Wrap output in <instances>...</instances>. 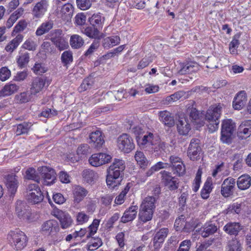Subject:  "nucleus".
Masks as SVG:
<instances>
[{"label": "nucleus", "mask_w": 251, "mask_h": 251, "mask_svg": "<svg viewBox=\"0 0 251 251\" xmlns=\"http://www.w3.org/2000/svg\"><path fill=\"white\" fill-rule=\"evenodd\" d=\"M125 167V161L123 160L114 159L107 171L106 183L109 188H114L120 184Z\"/></svg>", "instance_id": "1"}, {"label": "nucleus", "mask_w": 251, "mask_h": 251, "mask_svg": "<svg viewBox=\"0 0 251 251\" xmlns=\"http://www.w3.org/2000/svg\"><path fill=\"white\" fill-rule=\"evenodd\" d=\"M222 109V104L219 103L210 106L206 111L205 119L209 122L208 128L210 132H213L218 129Z\"/></svg>", "instance_id": "2"}, {"label": "nucleus", "mask_w": 251, "mask_h": 251, "mask_svg": "<svg viewBox=\"0 0 251 251\" xmlns=\"http://www.w3.org/2000/svg\"><path fill=\"white\" fill-rule=\"evenodd\" d=\"M7 239L12 247L16 251H21L27 245L28 238L25 234L19 230L10 231Z\"/></svg>", "instance_id": "3"}, {"label": "nucleus", "mask_w": 251, "mask_h": 251, "mask_svg": "<svg viewBox=\"0 0 251 251\" xmlns=\"http://www.w3.org/2000/svg\"><path fill=\"white\" fill-rule=\"evenodd\" d=\"M25 198L29 202L33 204L41 202L44 199V196L40 188L37 184H29L26 190Z\"/></svg>", "instance_id": "4"}, {"label": "nucleus", "mask_w": 251, "mask_h": 251, "mask_svg": "<svg viewBox=\"0 0 251 251\" xmlns=\"http://www.w3.org/2000/svg\"><path fill=\"white\" fill-rule=\"evenodd\" d=\"M117 146L118 149L125 153H128L135 148L132 138L127 134L120 135L117 139Z\"/></svg>", "instance_id": "5"}, {"label": "nucleus", "mask_w": 251, "mask_h": 251, "mask_svg": "<svg viewBox=\"0 0 251 251\" xmlns=\"http://www.w3.org/2000/svg\"><path fill=\"white\" fill-rule=\"evenodd\" d=\"M38 171L42 177V183L44 185H51L55 182L56 173L54 169L49 166L39 167Z\"/></svg>", "instance_id": "6"}, {"label": "nucleus", "mask_w": 251, "mask_h": 251, "mask_svg": "<svg viewBox=\"0 0 251 251\" xmlns=\"http://www.w3.org/2000/svg\"><path fill=\"white\" fill-rule=\"evenodd\" d=\"M235 127V123L230 119L225 120L223 122L221 140L223 143L228 144L230 142L231 136Z\"/></svg>", "instance_id": "7"}, {"label": "nucleus", "mask_w": 251, "mask_h": 251, "mask_svg": "<svg viewBox=\"0 0 251 251\" xmlns=\"http://www.w3.org/2000/svg\"><path fill=\"white\" fill-rule=\"evenodd\" d=\"M49 6L47 0H40L36 2L31 9L33 19H40L43 17L48 11Z\"/></svg>", "instance_id": "8"}, {"label": "nucleus", "mask_w": 251, "mask_h": 251, "mask_svg": "<svg viewBox=\"0 0 251 251\" xmlns=\"http://www.w3.org/2000/svg\"><path fill=\"white\" fill-rule=\"evenodd\" d=\"M161 175V182L171 191L177 189L178 187L177 179L172 176L170 172L162 171L160 173Z\"/></svg>", "instance_id": "9"}, {"label": "nucleus", "mask_w": 251, "mask_h": 251, "mask_svg": "<svg viewBox=\"0 0 251 251\" xmlns=\"http://www.w3.org/2000/svg\"><path fill=\"white\" fill-rule=\"evenodd\" d=\"M200 141L198 139H192L187 150V155L192 160H197L200 158L201 148L200 145Z\"/></svg>", "instance_id": "10"}, {"label": "nucleus", "mask_w": 251, "mask_h": 251, "mask_svg": "<svg viewBox=\"0 0 251 251\" xmlns=\"http://www.w3.org/2000/svg\"><path fill=\"white\" fill-rule=\"evenodd\" d=\"M235 179L231 177L225 179L221 185V193L225 198H228L233 194L235 188Z\"/></svg>", "instance_id": "11"}, {"label": "nucleus", "mask_w": 251, "mask_h": 251, "mask_svg": "<svg viewBox=\"0 0 251 251\" xmlns=\"http://www.w3.org/2000/svg\"><path fill=\"white\" fill-rule=\"evenodd\" d=\"M171 167L175 174L182 176L185 173V166L182 160L178 156L171 155L169 158Z\"/></svg>", "instance_id": "12"}, {"label": "nucleus", "mask_w": 251, "mask_h": 251, "mask_svg": "<svg viewBox=\"0 0 251 251\" xmlns=\"http://www.w3.org/2000/svg\"><path fill=\"white\" fill-rule=\"evenodd\" d=\"M111 158V156L106 153H94L89 158V162L92 166L99 167L108 163Z\"/></svg>", "instance_id": "13"}, {"label": "nucleus", "mask_w": 251, "mask_h": 251, "mask_svg": "<svg viewBox=\"0 0 251 251\" xmlns=\"http://www.w3.org/2000/svg\"><path fill=\"white\" fill-rule=\"evenodd\" d=\"M237 135L240 140L246 139L251 135V120L241 123L238 128Z\"/></svg>", "instance_id": "14"}, {"label": "nucleus", "mask_w": 251, "mask_h": 251, "mask_svg": "<svg viewBox=\"0 0 251 251\" xmlns=\"http://www.w3.org/2000/svg\"><path fill=\"white\" fill-rule=\"evenodd\" d=\"M247 94L244 90L238 92L235 96L233 102L232 106L235 110H240L245 105L247 101Z\"/></svg>", "instance_id": "15"}, {"label": "nucleus", "mask_w": 251, "mask_h": 251, "mask_svg": "<svg viewBox=\"0 0 251 251\" xmlns=\"http://www.w3.org/2000/svg\"><path fill=\"white\" fill-rule=\"evenodd\" d=\"M54 215L59 221L62 228L66 229L72 226L73 221L68 213L62 210H58L55 212Z\"/></svg>", "instance_id": "16"}, {"label": "nucleus", "mask_w": 251, "mask_h": 251, "mask_svg": "<svg viewBox=\"0 0 251 251\" xmlns=\"http://www.w3.org/2000/svg\"><path fill=\"white\" fill-rule=\"evenodd\" d=\"M89 143L96 149H100L104 143V140L101 131L96 130L91 133L89 136Z\"/></svg>", "instance_id": "17"}, {"label": "nucleus", "mask_w": 251, "mask_h": 251, "mask_svg": "<svg viewBox=\"0 0 251 251\" xmlns=\"http://www.w3.org/2000/svg\"><path fill=\"white\" fill-rule=\"evenodd\" d=\"M199 69V66L196 63L189 62L180 63L178 68L177 74L183 75L197 72Z\"/></svg>", "instance_id": "18"}, {"label": "nucleus", "mask_w": 251, "mask_h": 251, "mask_svg": "<svg viewBox=\"0 0 251 251\" xmlns=\"http://www.w3.org/2000/svg\"><path fill=\"white\" fill-rule=\"evenodd\" d=\"M6 185L11 195H14L18 186V176L14 174H9L6 177Z\"/></svg>", "instance_id": "19"}, {"label": "nucleus", "mask_w": 251, "mask_h": 251, "mask_svg": "<svg viewBox=\"0 0 251 251\" xmlns=\"http://www.w3.org/2000/svg\"><path fill=\"white\" fill-rule=\"evenodd\" d=\"M168 233V228H162L155 233L153 239V247L154 248L160 249Z\"/></svg>", "instance_id": "20"}, {"label": "nucleus", "mask_w": 251, "mask_h": 251, "mask_svg": "<svg viewBox=\"0 0 251 251\" xmlns=\"http://www.w3.org/2000/svg\"><path fill=\"white\" fill-rule=\"evenodd\" d=\"M46 82V78L45 77H36L34 78L31 84V94L36 95L41 91L45 87Z\"/></svg>", "instance_id": "21"}, {"label": "nucleus", "mask_w": 251, "mask_h": 251, "mask_svg": "<svg viewBox=\"0 0 251 251\" xmlns=\"http://www.w3.org/2000/svg\"><path fill=\"white\" fill-rule=\"evenodd\" d=\"M59 230V226L58 222L54 220H48L42 225L41 230L46 233L50 234L56 233Z\"/></svg>", "instance_id": "22"}, {"label": "nucleus", "mask_w": 251, "mask_h": 251, "mask_svg": "<svg viewBox=\"0 0 251 251\" xmlns=\"http://www.w3.org/2000/svg\"><path fill=\"white\" fill-rule=\"evenodd\" d=\"M138 206L133 205L129 207L125 211L121 218V222L126 223L133 220L137 215Z\"/></svg>", "instance_id": "23"}, {"label": "nucleus", "mask_w": 251, "mask_h": 251, "mask_svg": "<svg viewBox=\"0 0 251 251\" xmlns=\"http://www.w3.org/2000/svg\"><path fill=\"white\" fill-rule=\"evenodd\" d=\"M88 193V191L84 187L80 186H75L73 190L74 202L79 203L87 196Z\"/></svg>", "instance_id": "24"}, {"label": "nucleus", "mask_w": 251, "mask_h": 251, "mask_svg": "<svg viewBox=\"0 0 251 251\" xmlns=\"http://www.w3.org/2000/svg\"><path fill=\"white\" fill-rule=\"evenodd\" d=\"M177 130L181 135H186L191 129L189 121L185 117L180 118L177 124Z\"/></svg>", "instance_id": "25"}, {"label": "nucleus", "mask_w": 251, "mask_h": 251, "mask_svg": "<svg viewBox=\"0 0 251 251\" xmlns=\"http://www.w3.org/2000/svg\"><path fill=\"white\" fill-rule=\"evenodd\" d=\"M73 7L70 3L64 4L61 8L59 13L60 17L64 21L68 22L72 17Z\"/></svg>", "instance_id": "26"}, {"label": "nucleus", "mask_w": 251, "mask_h": 251, "mask_svg": "<svg viewBox=\"0 0 251 251\" xmlns=\"http://www.w3.org/2000/svg\"><path fill=\"white\" fill-rule=\"evenodd\" d=\"M155 138L152 133H149L148 135H144L143 137L138 138L137 142L138 145L142 148H151Z\"/></svg>", "instance_id": "27"}, {"label": "nucleus", "mask_w": 251, "mask_h": 251, "mask_svg": "<svg viewBox=\"0 0 251 251\" xmlns=\"http://www.w3.org/2000/svg\"><path fill=\"white\" fill-rule=\"evenodd\" d=\"M240 224L236 222H229L223 227L224 231L230 235H237L241 230Z\"/></svg>", "instance_id": "28"}, {"label": "nucleus", "mask_w": 251, "mask_h": 251, "mask_svg": "<svg viewBox=\"0 0 251 251\" xmlns=\"http://www.w3.org/2000/svg\"><path fill=\"white\" fill-rule=\"evenodd\" d=\"M166 145V143L162 141L157 137H155L150 149L152 151L156 153V154L159 155L165 152Z\"/></svg>", "instance_id": "29"}, {"label": "nucleus", "mask_w": 251, "mask_h": 251, "mask_svg": "<svg viewBox=\"0 0 251 251\" xmlns=\"http://www.w3.org/2000/svg\"><path fill=\"white\" fill-rule=\"evenodd\" d=\"M201 235L204 238L207 237L214 234L218 230V227L215 224L212 222L206 223L203 226Z\"/></svg>", "instance_id": "30"}, {"label": "nucleus", "mask_w": 251, "mask_h": 251, "mask_svg": "<svg viewBox=\"0 0 251 251\" xmlns=\"http://www.w3.org/2000/svg\"><path fill=\"white\" fill-rule=\"evenodd\" d=\"M157 198L154 196H147L142 201L140 207L154 211Z\"/></svg>", "instance_id": "31"}, {"label": "nucleus", "mask_w": 251, "mask_h": 251, "mask_svg": "<svg viewBox=\"0 0 251 251\" xmlns=\"http://www.w3.org/2000/svg\"><path fill=\"white\" fill-rule=\"evenodd\" d=\"M154 212L152 210H148L140 206L138 214L140 222L145 223L151 221Z\"/></svg>", "instance_id": "32"}, {"label": "nucleus", "mask_w": 251, "mask_h": 251, "mask_svg": "<svg viewBox=\"0 0 251 251\" xmlns=\"http://www.w3.org/2000/svg\"><path fill=\"white\" fill-rule=\"evenodd\" d=\"M159 120L165 125L169 127L173 126L175 124L174 117L171 114L167 111H160L159 113Z\"/></svg>", "instance_id": "33"}, {"label": "nucleus", "mask_w": 251, "mask_h": 251, "mask_svg": "<svg viewBox=\"0 0 251 251\" xmlns=\"http://www.w3.org/2000/svg\"><path fill=\"white\" fill-rule=\"evenodd\" d=\"M24 36L21 34H18L5 47V50L9 53L12 52L22 42Z\"/></svg>", "instance_id": "34"}, {"label": "nucleus", "mask_w": 251, "mask_h": 251, "mask_svg": "<svg viewBox=\"0 0 251 251\" xmlns=\"http://www.w3.org/2000/svg\"><path fill=\"white\" fill-rule=\"evenodd\" d=\"M251 178L249 175L240 176L236 181L238 188L241 190L248 189L251 185Z\"/></svg>", "instance_id": "35"}, {"label": "nucleus", "mask_w": 251, "mask_h": 251, "mask_svg": "<svg viewBox=\"0 0 251 251\" xmlns=\"http://www.w3.org/2000/svg\"><path fill=\"white\" fill-rule=\"evenodd\" d=\"M121 39L118 36H112L105 38L102 43L104 49H108L120 43Z\"/></svg>", "instance_id": "36"}, {"label": "nucleus", "mask_w": 251, "mask_h": 251, "mask_svg": "<svg viewBox=\"0 0 251 251\" xmlns=\"http://www.w3.org/2000/svg\"><path fill=\"white\" fill-rule=\"evenodd\" d=\"M53 23L51 20L47 21L42 23L37 28L35 34L37 36H40L48 32L53 27Z\"/></svg>", "instance_id": "37"}, {"label": "nucleus", "mask_w": 251, "mask_h": 251, "mask_svg": "<svg viewBox=\"0 0 251 251\" xmlns=\"http://www.w3.org/2000/svg\"><path fill=\"white\" fill-rule=\"evenodd\" d=\"M19 89V86L15 84L8 83L0 90V97H4L10 96L15 93Z\"/></svg>", "instance_id": "38"}, {"label": "nucleus", "mask_w": 251, "mask_h": 251, "mask_svg": "<svg viewBox=\"0 0 251 251\" xmlns=\"http://www.w3.org/2000/svg\"><path fill=\"white\" fill-rule=\"evenodd\" d=\"M81 30L83 34L90 38H94L95 39V40H96V39H100L99 36V29L97 27H95L93 26H88L86 27H83Z\"/></svg>", "instance_id": "39"}, {"label": "nucleus", "mask_w": 251, "mask_h": 251, "mask_svg": "<svg viewBox=\"0 0 251 251\" xmlns=\"http://www.w3.org/2000/svg\"><path fill=\"white\" fill-rule=\"evenodd\" d=\"M32 126V124L31 123L25 122L16 125L15 126L16 127L15 130L16 135L19 136L28 134Z\"/></svg>", "instance_id": "40"}, {"label": "nucleus", "mask_w": 251, "mask_h": 251, "mask_svg": "<svg viewBox=\"0 0 251 251\" xmlns=\"http://www.w3.org/2000/svg\"><path fill=\"white\" fill-rule=\"evenodd\" d=\"M50 40L60 50H64L69 47L68 42L61 36L52 37Z\"/></svg>", "instance_id": "41"}, {"label": "nucleus", "mask_w": 251, "mask_h": 251, "mask_svg": "<svg viewBox=\"0 0 251 251\" xmlns=\"http://www.w3.org/2000/svg\"><path fill=\"white\" fill-rule=\"evenodd\" d=\"M212 189V181L211 178H207L201 192V198L204 200L207 199L209 197V195Z\"/></svg>", "instance_id": "42"}, {"label": "nucleus", "mask_w": 251, "mask_h": 251, "mask_svg": "<svg viewBox=\"0 0 251 251\" xmlns=\"http://www.w3.org/2000/svg\"><path fill=\"white\" fill-rule=\"evenodd\" d=\"M84 43V40L79 35L74 34L70 37V44L74 49H80L83 45Z\"/></svg>", "instance_id": "43"}, {"label": "nucleus", "mask_w": 251, "mask_h": 251, "mask_svg": "<svg viewBox=\"0 0 251 251\" xmlns=\"http://www.w3.org/2000/svg\"><path fill=\"white\" fill-rule=\"evenodd\" d=\"M29 53L27 52H22L17 57V63L21 68H25L29 61Z\"/></svg>", "instance_id": "44"}, {"label": "nucleus", "mask_w": 251, "mask_h": 251, "mask_svg": "<svg viewBox=\"0 0 251 251\" xmlns=\"http://www.w3.org/2000/svg\"><path fill=\"white\" fill-rule=\"evenodd\" d=\"M134 158L141 168H145L148 165L149 162L142 151H136Z\"/></svg>", "instance_id": "45"}, {"label": "nucleus", "mask_w": 251, "mask_h": 251, "mask_svg": "<svg viewBox=\"0 0 251 251\" xmlns=\"http://www.w3.org/2000/svg\"><path fill=\"white\" fill-rule=\"evenodd\" d=\"M102 245L101 239L99 237L92 238L87 245L88 251H94Z\"/></svg>", "instance_id": "46"}, {"label": "nucleus", "mask_w": 251, "mask_h": 251, "mask_svg": "<svg viewBox=\"0 0 251 251\" xmlns=\"http://www.w3.org/2000/svg\"><path fill=\"white\" fill-rule=\"evenodd\" d=\"M184 95L183 91H177L169 96L166 97L164 100V103L169 104L173 102L176 101L181 98Z\"/></svg>", "instance_id": "47"}, {"label": "nucleus", "mask_w": 251, "mask_h": 251, "mask_svg": "<svg viewBox=\"0 0 251 251\" xmlns=\"http://www.w3.org/2000/svg\"><path fill=\"white\" fill-rule=\"evenodd\" d=\"M25 178L27 179L33 180L39 183L41 179L40 177L37 175L36 170L33 168H29L25 171Z\"/></svg>", "instance_id": "48"}, {"label": "nucleus", "mask_w": 251, "mask_h": 251, "mask_svg": "<svg viewBox=\"0 0 251 251\" xmlns=\"http://www.w3.org/2000/svg\"><path fill=\"white\" fill-rule=\"evenodd\" d=\"M102 18L100 14H94L89 18L90 24L94 27L100 28L102 27L103 23Z\"/></svg>", "instance_id": "49"}, {"label": "nucleus", "mask_w": 251, "mask_h": 251, "mask_svg": "<svg viewBox=\"0 0 251 251\" xmlns=\"http://www.w3.org/2000/svg\"><path fill=\"white\" fill-rule=\"evenodd\" d=\"M30 95L27 92H22L15 96L14 100L17 103H24L30 100Z\"/></svg>", "instance_id": "50"}, {"label": "nucleus", "mask_w": 251, "mask_h": 251, "mask_svg": "<svg viewBox=\"0 0 251 251\" xmlns=\"http://www.w3.org/2000/svg\"><path fill=\"white\" fill-rule=\"evenodd\" d=\"M37 45L35 41L31 38H29L24 42L22 47L28 50L34 51L36 50Z\"/></svg>", "instance_id": "51"}, {"label": "nucleus", "mask_w": 251, "mask_h": 251, "mask_svg": "<svg viewBox=\"0 0 251 251\" xmlns=\"http://www.w3.org/2000/svg\"><path fill=\"white\" fill-rule=\"evenodd\" d=\"M93 84V80L91 77H87L84 79L80 86L78 88L80 92H83L91 88Z\"/></svg>", "instance_id": "52"}, {"label": "nucleus", "mask_w": 251, "mask_h": 251, "mask_svg": "<svg viewBox=\"0 0 251 251\" xmlns=\"http://www.w3.org/2000/svg\"><path fill=\"white\" fill-rule=\"evenodd\" d=\"M25 203L22 201H17L16 205V212L19 217H23L26 213Z\"/></svg>", "instance_id": "53"}, {"label": "nucleus", "mask_w": 251, "mask_h": 251, "mask_svg": "<svg viewBox=\"0 0 251 251\" xmlns=\"http://www.w3.org/2000/svg\"><path fill=\"white\" fill-rule=\"evenodd\" d=\"M100 223V220L95 219L93 220L92 223L88 227L89 233L87 235V237L94 235L97 232Z\"/></svg>", "instance_id": "54"}, {"label": "nucleus", "mask_w": 251, "mask_h": 251, "mask_svg": "<svg viewBox=\"0 0 251 251\" xmlns=\"http://www.w3.org/2000/svg\"><path fill=\"white\" fill-rule=\"evenodd\" d=\"M61 59L64 66H67L71 63L73 60L72 52L70 51L63 52L61 55Z\"/></svg>", "instance_id": "55"}, {"label": "nucleus", "mask_w": 251, "mask_h": 251, "mask_svg": "<svg viewBox=\"0 0 251 251\" xmlns=\"http://www.w3.org/2000/svg\"><path fill=\"white\" fill-rule=\"evenodd\" d=\"M228 251H241V244L237 239H233L228 242Z\"/></svg>", "instance_id": "56"}, {"label": "nucleus", "mask_w": 251, "mask_h": 251, "mask_svg": "<svg viewBox=\"0 0 251 251\" xmlns=\"http://www.w3.org/2000/svg\"><path fill=\"white\" fill-rule=\"evenodd\" d=\"M232 160L235 161L233 164L234 170H238L241 168L243 158L240 154H235L232 157Z\"/></svg>", "instance_id": "57"}, {"label": "nucleus", "mask_w": 251, "mask_h": 251, "mask_svg": "<svg viewBox=\"0 0 251 251\" xmlns=\"http://www.w3.org/2000/svg\"><path fill=\"white\" fill-rule=\"evenodd\" d=\"M32 69L36 74L39 75L45 73L48 70L45 65L41 63H36Z\"/></svg>", "instance_id": "58"}, {"label": "nucleus", "mask_w": 251, "mask_h": 251, "mask_svg": "<svg viewBox=\"0 0 251 251\" xmlns=\"http://www.w3.org/2000/svg\"><path fill=\"white\" fill-rule=\"evenodd\" d=\"M76 2L78 8L82 10L88 9L92 5L91 0H76Z\"/></svg>", "instance_id": "59"}, {"label": "nucleus", "mask_w": 251, "mask_h": 251, "mask_svg": "<svg viewBox=\"0 0 251 251\" xmlns=\"http://www.w3.org/2000/svg\"><path fill=\"white\" fill-rule=\"evenodd\" d=\"M198 226L197 222L194 220L191 219L190 221L185 223L183 230L184 232H190L193 231Z\"/></svg>", "instance_id": "60"}, {"label": "nucleus", "mask_w": 251, "mask_h": 251, "mask_svg": "<svg viewBox=\"0 0 251 251\" xmlns=\"http://www.w3.org/2000/svg\"><path fill=\"white\" fill-rule=\"evenodd\" d=\"M76 151L78 155H87L90 152V148L88 144H82L78 146Z\"/></svg>", "instance_id": "61"}, {"label": "nucleus", "mask_w": 251, "mask_h": 251, "mask_svg": "<svg viewBox=\"0 0 251 251\" xmlns=\"http://www.w3.org/2000/svg\"><path fill=\"white\" fill-rule=\"evenodd\" d=\"M100 46L99 39L95 40L92 44L90 45L89 49L85 53V55L88 56L92 54Z\"/></svg>", "instance_id": "62"}, {"label": "nucleus", "mask_w": 251, "mask_h": 251, "mask_svg": "<svg viewBox=\"0 0 251 251\" xmlns=\"http://www.w3.org/2000/svg\"><path fill=\"white\" fill-rule=\"evenodd\" d=\"M189 115L193 122L197 124L202 125V122L201 123L198 121L199 120L200 114L199 111L196 108H192L191 109Z\"/></svg>", "instance_id": "63"}, {"label": "nucleus", "mask_w": 251, "mask_h": 251, "mask_svg": "<svg viewBox=\"0 0 251 251\" xmlns=\"http://www.w3.org/2000/svg\"><path fill=\"white\" fill-rule=\"evenodd\" d=\"M11 75L10 71L6 67H2L0 69V80L5 81Z\"/></svg>", "instance_id": "64"}]
</instances>
